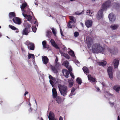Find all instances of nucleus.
<instances>
[{
  "mask_svg": "<svg viewBox=\"0 0 120 120\" xmlns=\"http://www.w3.org/2000/svg\"><path fill=\"white\" fill-rule=\"evenodd\" d=\"M110 5V3L109 2H105L102 5L100 10L98 12V20L103 18V11L106 10L107 8Z\"/></svg>",
  "mask_w": 120,
  "mask_h": 120,
  "instance_id": "nucleus-1",
  "label": "nucleus"
},
{
  "mask_svg": "<svg viewBox=\"0 0 120 120\" xmlns=\"http://www.w3.org/2000/svg\"><path fill=\"white\" fill-rule=\"evenodd\" d=\"M58 87L62 95L64 96L67 95L68 91V88L67 86L59 84Z\"/></svg>",
  "mask_w": 120,
  "mask_h": 120,
  "instance_id": "nucleus-2",
  "label": "nucleus"
},
{
  "mask_svg": "<svg viewBox=\"0 0 120 120\" xmlns=\"http://www.w3.org/2000/svg\"><path fill=\"white\" fill-rule=\"evenodd\" d=\"M25 44L27 46L29 50H34L35 46L33 43L27 41L25 42Z\"/></svg>",
  "mask_w": 120,
  "mask_h": 120,
  "instance_id": "nucleus-3",
  "label": "nucleus"
},
{
  "mask_svg": "<svg viewBox=\"0 0 120 120\" xmlns=\"http://www.w3.org/2000/svg\"><path fill=\"white\" fill-rule=\"evenodd\" d=\"M85 42L87 44L88 47L89 48L90 47L92 43L93 40L92 39L89 37H87L86 38Z\"/></svg>",
  "mask_w": 120,
  "mask_h": 120,
  "instance_id": "nucleus-4",
  "label": "nucleus"
},
{
  "mask_svg": "<svg viewBox=\"0 0 120 120\" xmlns=\"http://www.w3.org/2000/svg\"><path fill=\"white\" fill-rule=\"evenodd\" d=\"M107 72L110 79L111 80H113V75L111 67H109L108 68Z\"/></svg>",
  "mask_w": 120,
  "mask_h": 120,
  "instance_id": "nucleus-5",
  "label": "nucleus"
},
{
  "mask_svg": "<svg viewBox=\"0 0 120 120\" xmlns=\"http://www.w3.org/2000/svg\"><path fill=\"white\" fill-rule=\"evenodd\" d=\"M52 80H51V82L50 81V82L52 87H53L54 86L55 84L59 83L60 80L55 78H54Z\"/></svg>",
  "mask_w": 120,
  "mask_h": 120,
  "instance_id": "nucleus-6",
  "label": "nucleus"
},
{
  "mask_svg": "<svg viewBox=\"0 0 120 120\" xmlns=\"http://www.w3.org/2000/svg\"><path fill=\"white\" fill-rule=\"evenodd\" d=\"M108 17L110 21L112 22L114 21L115 20V16L112 13H110Z\"/></svg>",
  "mask_w": 120,
  "mask_h": 120,
  "instance_id": "nucleus-7",
  "label": "nucleus"
},
{
  "mask_svg": "<svg viewBox=\"0 0 120 120\" xmlns=\"http://www.w3.org/2000/svg\"><path fill=\"white\" fill-rule=\"evenodd\" d=\"M50 42L52 45L56 49H60L59 48L56 44L54 40L52 39H51L50 40Z\"/></svg>",
  "mask_w": 120,
  "mask_h": 120,
  "instance_id": "nucleus-8",
  "label": "nucleus"
},
{
  "mask_svg": "<svg viewBox=\"0 0 120 120\" xmlns=\"http://www.w3.org/2000/svg\"><path fill=\"white\" fill-rule=\"evenodd\" d=\"M12 20L14 23L18 24H20L21 23L20 19L18 17L14 18Z\"/></svg>",
  "mask_w": 120,
  "mask_h": 120,
  "instance_id": "nucleus-9",
  "label": "nucleus"
},
{
  "mask_svg": "<svg viewBox=\"0 0 120 120\" xmlns=\"http://www.w3.org/2000/svg\"><path fill=\"white\" fill-rule=\"evenodd\" d=\"M62 72L64 76L66 78L68 77L69 72L67 70L64 69L62 70Z\"/></svg>",
  "mask_w": 120,
  "mask_h": 120,
  "instance_id": "nucleus-10",
  "label": "nucleus"
},
{
  "mask_svg": "<svg viewBox=\"0 0 120 120\" xmlns=\"http://www.w3.org/2000/svg\"><path fill=\"white\" fill-rule=\"evenodd\" d=\"M42 60L43 63L45 64H46L48 63L49 60L48 57L45 56H42Z\"/></svg>",
  "mask_w": 120,
  "mask_h": 120,
  "instance_id": "nucleus-11",
  "label": "nucleus"
},
{
  "mask_svg": "<svg viewBox=\"0 0 120 120\" xmlns=\"http://www.w3.org/2000/svg\"><path fill=\"white\" fill-rule=\"evenodd\" d=\"M53 98H55L57 96V93L56 89L54 88H53L52 89Z\"/></svg>",
  "mask_w": 120,
  "mask_h": 120,
  "instance_id": "nucleus-12",
  "label": "nucleus"
},
{
  "mask_svg": "<svg viewBox=\"0 0 120 120\" xmlns=\"http://www.w3.org/2000/svg\"><path fill=\"white\" fill-rule=\"evenodd\" d=\"M85 24L87 27H90L92 25V21L90 20H88L86 22Z\"/></svg>",
  "mask_w": 120,
  "mask_h": 120,
  "instance_id": "nucleus-13",
  "label": "nucleus"
},
{
  "mask_svg": "<svg viewBox=\"0 0 120 120\" xmlns=\"http://www.w3.org/2000/svg\"><path fill=\"white\" fill-rule=\"evenodd\" d=\"M32 27L30 24L27 23L26 24L25 28H26V29L28 30H30V31H32L33 30V29H32Z\"/></svg>",
  "mask_w": 120,
  "mask_h": 120,
  "instance_id": "nucleus-14",
  "label": "nucleus"
},
{
  "mask_svg": "<svg viewBox=\"0 0 120 120\" xmlns=\"http://www.w3.org/2000/svg\"><path fill=\"white\" fill-rule=\"evenodd\" d=\"M104 48L101 46L100 44H98V53H102L104 52Z\"/></svg>",
  "mask_w": 120,
  "mask_h": 120,
  "instance_id": "nucleus-15",
  "label": "nucleus"
},
{
  "mask_svg": "<svg viewBox=\"0 0 120 120\" xmlns=\"http://www.w3.org/2000/svg\"><path fill=\"white\" fill-rule=\"evenodd\" d=\"M92 50L93 52L94 53L98 52V45H94L92 48Z\"/></svg>",
  "mask_w": 120,
  "mask_h": 120,
  "instance_id": "nucleus-16",
  "label": "nucleus"
},
{
  "mask_svg": "<svg viewBox=\"0 0 120 120\" xmlns=\"http://www.w3.org/2000/svg\"><path fill=\"white\" fill-rule=\"evenodd\" d=\"M30 32V30H28L26 28H25L22 32V34L23 35H27Z\"/></svg>",
  "mask_w": 120,
  "mask_h": 120,
  "instance_id": "nucleus-17",
  "label": "nucleus"
},
{
  "mask_svg": "<svg viewBox=\"0 0 120 120\" xmlns=\"http://www.w3.org/2000/svg\"><path fill=\"white\" fill-rule=\"evenodd\" d=\"M48 118L49 120H50L52 119L55 118V116L54 113L50 111L49 115Z\"/></svg>",
  "mask_w": 120,
  "mask_h": 120,
  "instance_id": "nucleus-18",
  "label": "nucleus"
},
{
  "mask_svg": "<svg viewBox=\"0 0 120 120\" xmlns=\"http://www.w3.org/2000/svg\"><path fill=\"white\" fill-rule=\"evenodd\" d=\"M88 80H90V81L93 82H95V83L97 82V81L95 80V79L92 77L90 75H88Z\"/></svg>",
  "mask_w": 120,
  "mask_h": 120,
  "instance_id": "nucleus-19",
  "label": "nucleus"
},
{
  "mask_svg": "<svg viewBox=\"0 0 120 120\" xmlns=\"http://www.w3.org/2000/svg\"><path fill=\"white\" fill-rule=\"evenodd\" d=\"M56 98V100L57 103L59 104H60L62 102V99L61 97L59 96H57Z\"/></svg>",
  "mask_w": 120,
  "mask_h": 120,
  "instance_id": "nucleus-20",
  "label": "nucleus"
},
{
  "mask_svg": "<svg viewBox=\"0 0 120 120\" xmlns=\"http://www.w3.org/2000/svg\"><path fill=\"white\" fill-rule=\"evenodd\" d=\"M119 60H116V59L115 60L113 61V62L114 63V67L115 68H117L119 64Z\"/></svg>",
  "mask_w": 120,
  "mask_h": 120,
  "instance_id": "nucleus-21",
  "label": "nucleus"
},
{
  "mask_svg": "<svg viewBox=\"0 0 120 120\" xmlns=\"http://www.w3.org/2000/svg\"><path fill=\"white\" fill-rule=\"evenodd\" d=\"M113 89L115 90L116 92L118 93L120 89V87L119 86H114Z\"/></svg>",
  "mask_w": 120,
  "mask_h": 120,
  "instance_id": "nucleus-22",
  "label": "nucleus"
},
{
  "mask_svg": "<svg viewBox=\"0 0 120 120\" xmlns=\"http://www.w3.org/2000/svg\"><path fill=\"white\" fill-rule=\"evenodd\" d=\"M83 71L85 73H89V71L88 69L86 67H84L82 68Z\"/></svg>",
  "mask_w": 120,
  "mask_h": 120,
  "instance_id": "nucleus-23",
  "label": "nucleus"
},
{
  "mask_svg": "<svg viewBox=\"0 0 120 120\" xmlns=\"http://www.w3.org/2000/svg\"><path fill=\"white\" fill-rule=\"evenodd\" d=\"M16 15L15 13L14 12L10 13L9 15V17L10 19H12L13 17H15Z\"/></svg>",
  "mask_w": 120,
  "mask_h": 120,
  "instance_id": "nucleus-24",
  "label": "nucleus"
},
{
  "mask_svg": "<svg viewBox=\"0 0 120 120\" xmlns=\"http://www.w3.org/2000/svg\"><path fill=\"white\" fill-rule=\"evenodd\" d=\"M118 27V26L117 25H112L110 26V27L111 28L112 30H113L116 29Z\"/></svg>",
  "mask_w": 120,
  "mask_h": 120,
  "instance_id": "nucleus-25",
  "label": "nucleus"
},
{
  "mask_svg": "<svg viewBox=\"0 0 120 120\" xmlns=\"http://www.w3.org/2000/svg\"><path fill=\"white\" fill-rule=\"evenodd\" d=\"M51 69L53 72L55 73L56 74L58 73L57 69L55 67L52 66L51 67Z\"/></svg>",
  "mask_w": 120,
  "mask_h": 120,
  "instance_id": "nucleus-26",
  "label": "nucleus"
},
{
  "mask_svg": "<svg viewBox=\"0 0 120 120\" xmlns=\"http://www.w3.org/2000/svg\"><path fill=\"white\" fill-rule=\"evenodd\" d=\"M107 64V62L106 61L102 62H98V64L100 65H102L103 66H105Z\"/></svg>",
  "mask_w": 120,
  "mask_h": 120,
  "instance_id": "nucleus-27",
  "label": "nucleus"
},
{
  "mask_svg": "<svg viewBox=\"0 0 120 120\" xmlns=\"http://www.w3.org/2000/svg\"><path fill=\"white\" fill-rule=\"evenodd\" d=\"M27 4L26 2L23 3L20 8L24 10V8L27 6Z\"/></svg>",
  "mask_w": 120,
  "mask_h": 120,
  "instance_id": "nucleus-28",
  "label": "nucleus"
},
{
  "mask_svg": "<svg viewBox=\"0 0 120 120\" xmlns=\"http://www.w3.org/2000/svg\"><path fill=\"white\" fill-rule=\"evenodd\" d=\"M26 18L27 19L28 21L30 22L31 21L32 17L30 15H27Z\"/></svg>",
  "mask_w": 120,
  "mask_h": 120,
  "instance_id": "nucleus-29",
  "label": "nucleus"
},
{
  "mask_svg": "<svg viewBox=\"0 0 120 120\" xmlns=\"http://www.w3.org/2000/svg\"><path fill=\"white\" fill-rule=\"evenodd\" d=\"M68 53L72 57H75L74 52L72 50H70L69 52Z\"/></svg>",
  "mask_w": 120,
  "mask_h": 120,
  "instance_id": "nucleus-30",
  "label": "nucleus"
},
{
  "mask_svg": "<svg viewBox=\"0 0 120 120\" xmlns=\"http://www.w3.org/2000/svg\"><path fill=\"white\" fill-rule=\"evenodd\" d=\"M109 51L110 52L111 54H116L117 52L116 51H115L114 49L111 50L109 49Z\"/></svg>",
  "mask_w": 120,
  "mask_h": 120,
  "instance_id": "nucleus-31",
  "label": "nucleus"
},
{
  "mask_svg": "<svg viewBox=\"0 0 120 120\" xmlns=\"http://www.w3.org/2000/svg\"><path fill=\"white\" fill-rule=\"evenodd\" d=\"M32 58L33 59L35 57L33 54L29 53L28 54V59H30L31 58Z\"/></svg>",
  "mask_w": 120,
  "mask_h": 120,
  "instance_id": "nucleus-32",
  "label": "nucleus"
},
{
  "mask_svg": "<svg viewBox=\"0 0 120 120\" xmlns=\"http://www.w3.org/2000/svg\"><path fill=\"white\" fill-rule=\"evenodd\" d=\"M76 80L77 81V83L79 84H81L82 83V80L81 79L79 78H78Z\"/></svg>",
  "mask_w": 120,
  "mask_h": 120,
  "instance_id": "nucleus-33",
  "label": "nucleus"
},
{
  "mask_svg": "<svg viewBox=\"0 0 120 120\" xmlns=\"http://www.w3.org/2000/svg\"><path fill=\"white\" fill-rule=\"evenodd\" d=\"M68 82L69 83V87H71L73 86V81L71 80L68 81Z\"/></svg>",
  "mask_w": 120,
  "mask_h": 120,
  "instance_id": "nucleus-34",
  "label": "nucleus"
},
{
  "mask_svg": "<svg viewBox=\"0 0 120 120\" xmlns=\"http://www.w3.org/2000/svg\"><path fill=\"white\" fill-rule=\"evenodd\" d=\"M9 26L12 30H17V29L16 27L10 25H9Z\"/></svg>",
  "mask_w": 120,
  "mask_h": 120,
  "instance_id": "nucleus-35",
  "label": "nucleus"
},
{
  "mask_svg": "<svg viewBox=\"0 0 120 120\" xmlns=\"http://www.w3.org/2000/svg\"><path fill=\"white\" fill-rule=\"evenodd\" d=\"M46 41H43L42 42V45L44 48H45V46L47 45Z\"/></svg>",
  "mask_w": 120,
  "mask_h": 120,
  "instance_id": "nucleus-36",
  "label": "nucleus"
},
{
  "mask_svg": "<svg viewBox=\"0 0 120 120\" xmlns=\"http://www.w3.org/2000/svg\"><path fill=\"white\" fill-rule=\"evenodd\" d=\"M51 29L52 30V32L54 35L56 36V33L55 29L53 28H52Z\"/></svg>",
  "mask_w": 120,
  "mask_h": 120,
  "instance_id": "nucleus-37",
  "label": "nucleus"
},
{
  "mask_svg": "<svg viewBox=\"0 0 120 120\" xmlns=\"http://www.w3.org/2000/svg\"><path fill=\"white\" fill-rule=\"evenodd\" d=\"M64 65L66 67H68V66L69 63L68 61H65L64 63Z\"/></svg>",
  "mask_w": 120,
  "mask_h": 120,
  "instance_id": "nucleus-38",
  "label": "nucleus"
},
{
  "mask_svg": "<svg viewBox=\"0 0 120 120\" xmlns=\"http://www.w3.org/2000/svg\"><path fill=\"white\" fill-rule=\"evenodd\" d=\"M117 76L118 79L120 80V72L118 71L117 73Z\"/></svg>",
  "mask_w": 120,
  "mask_h": 120,
  "instance_id": "nucleus-39",
  "label": "nucleus"
},
{
  "mask_svg": "<svg viewBox=\"0 0 120 120\" xmlns=\"http://www.w3.org/2000/svg\"><path fill=\"white\" fill-rule=\"evenodd\" d=\"M90 12H91L90 10H87L86 12V14L88 15H90V16H91L92 15L91 14H92V13H91L90 14Z\"/></svg>",
  "mask_w": 120,
  "mask_h": 120,
  "instance_id": "nucleus-40",
  "label": "nucleus"
},
{
  "mask_svg": "<svg viewBox=\"0 0 120 120\" xmlns=\"http://www.w3.org/2000/svg\"><path fill=\"white\" fill-rule=\"evenodd\" d=\"M51 34L52 32L51 31H48L47 32V37H49L50 36V35Z\"/></svg>",
  "mask_w": 120,
  "mask_h": 120,
  "instance_id": "nucleus-41",
  "label": "nucleus"
},
{
  "mask_svg": "<svg viewBox=\"0 0 120 120\" xmlns=\"http://www.w3.org/2000/svg\"><path fill=\"white\" fill-rule=\"evenodd\" d=\"M79 35V33L78 32H75L74 33V36L75 37H77Z\"/></svg>",
  "mask_w": 120,
  "mask_h": 120,
  "instance_id": "nucleus-42",
  "label": "nucleus"
},
{
  "mask_svg": "<svg viewBox=\"0 0 120 120\" xmlns=\"http://www.w3.org/2000/svg\"><path fill=\"white\" fill-rule=\"evenodd\" d=\"M49 78L50 79L49 82L50 81L51 82V80H53L52 79H53L54 77H53L51 75H50L49 76Z\"/></svg>",
  "mask_w": 120,
  "mask_h": 120,
  "instance_id": "nucleus-43",
  "label": "nucleus"
},
{
  "mask_svg": "<svg viewBox=\"0 0 120 120\" xmlns=\"http://www.w3.org/2000/svg\"><path fill=\"white\" fill-rule=\"evenodd\" d=\"M74 17L73 16H70V20L72 21L73 22H75L74 20Z\"/></svg>",
  "mask_w": 120,
  "mask_h": 120,
  "instance_id": "nucleus-44",
  "label": "nucleus"
},
{
  "mask_svg": "<svg viewBox=\"0 0 120 120\" xmlns=\"http://www.w3.org/2000/svg\"><path fill=\"white\" fill-rule=\"evenodd\" d=\"M55 65L57 67H59L60 66V64L58 62L55 63Z\"/></svg>",
  "mask_w": 120,
  "mask_h": 120,
  "instance_id": "nucleus-45",
  "label": "nucleus"
},
{
  "mask_svg": "<svg viewBox=\"0 0 120 120\" xmlns=\"http://www.w3.org/2000/svg\"><path fill=\"white\" fill-rule=\"evenodd\" d=\"M64 56L67 59H68L69 58V57L68 55L67 54H65Z\"/></svg>",
  "mask_w": 120,
  "mask_h": 120,
  "instance_id": "nucleus-46",
  "label": "nucleus"
},
{
  "mask_svg": "<svg viewBox=\"0 0 120 120\" xmlns=\"http://www.w3.org/2000/svg\"><path fill=\"white\" fill-rule=\"evenodd\" d=\"M82 12H81L80 13L78 11H77V12H75V14L76 15H80L81 14H82Z\"/></svg>",
  "mask_w": 120,
  "mask_h": 120,
  "instance_id": "nucleus-47",
  "label": "nucleus"
},
{
  "mask_svg": "<svg viewBox=\"0 0 120 120\" xmlns=\"http://www.w3.org/2000/svg\"><path fill=\"white\" fill-rule=\"evenodd\" d=\"M70 74L71 77L73 79H74L75 78V76L74 75H73V74L72 73H70Z\"/></svg>",
  "mask_w": 120,
  "mask_h": 120,
  "instance_id": "nucleus-48",
  "label": "nucleus"
},
{
  "mask_svg": "<svg viewBox=\"0 0 120 120\" xmlns=\"http://www.w3.org/2000/svg\"><path fill=\"white\" fill-rule=\"evenodd\" d=\"M32 29H33L32 31H33L34 32H36V29L35 27H32Z\"/></svg>",
  "mask_w": 120,
  "mask_h": 120,
  "instance_id": "nucleus-49",
  "label": "nucleus"
},
{
  "mask_svg": "<svg viewBox=\"0 0 120 120\" xmlns=\"http://www.w3.org/2000/svg\"><path fill=\"white\" fill-rule=\"evenodd\" d=\"M75 89L74 87H73L71 90V92H74L75 90Z\"/></svg>",
  "mask_w": 120,
  "mask_h": 120,
  "instance_id": "nucleus-50",
  "label": "nucleus"
},
{
  "mask_svg": "<svg viewBox=\"0 0 120 120\" xmlns=\"http://www.w3.org/2000/svg\"><path fill=\"white\" fill-rule=\"evenodd\" d=\"M21 49L22 50V52H25V50L22 47H21Z\"/></svg>",
  "mask_w": 120,
  "mask_h": 120,
  "instance_id": "nucleus-51",
  "label": "nucleus"
},
{
  "mask_svg": "<svg viewBox=\"0 0 120 120\" xmlns=\"http://www.w3.org/2000/svg\"><path fill=\"white\" fill-rule=\"evenodd\" d=\"M45 48H46L48 49H49L50 48L49 46L47 45L45 46Z\"/></svg>",
  "mask_w": 120,
  "mask_h": 120,
  "instance_id": "nucleus-52",
  "label": "nucleus"
},
{
  "mask_svg": "<svg viewBox=\"0 0 120 120\" xmlns=\"http://www.w3.org/2000/svg\"><path fill=\"white\" fill-rule=\"evenodd\" d=\"M68 27L70 28H72V26L70 24H68Z\"/></svg>",
  "mask_w": 120,
  "mask_h": 120,
  "instance_id": "nucleus-53",
  "label": "nucleus"
},
{
  "mask_svg": "<svg viewBox=\"0 0 120 120\" xmlns=\"http://www.w3.org/2000/svg\"><path fill=\"white\" fill-rule=\"evenodd\" d=\"M22 15L24 17H25V18H26V16H27V15L26 14H24V13H22Z\"/></svg>",
  "mask_w": 120,
  "mask_h": 120,
  "instance_id": "nucleus-54",
  "label": "nucleus"
},
{
  "mask_svg": "<svg viewBox=\"0 0 120 120\" xmlns=\"http://www.w3.org/2000/svg\"><path fill=\"white\" fill-rule=\"evenodd\" d=\"M109 103L110 104L111 106H112L114 105V103L113 102L111 103L110 102H109Z\"/></svg>",
  "mask_w": 120,
  "mask_h": 120,
  "instance_id": "nucleus-55",
  "label": "nucleus"
},
{
  "mask_svg": "<svg viewBox=\"0 0 120 120\" xmlns=\"http://www.w3.org/2000/svg\"><path fill=\"white\" fill-rule=\"evenodd\" d=\"M58 59L57 57H56V58L55 60V62L56 63V62H57L58 61Z\"/></svg>",
  "mask_w": 120,
  "mask_h": 120,
  "instance_id": "nucleus-56",
  "label": "nucleus"
},
{
  "mask_svg": "<svg viewBox=\"0 0 120 120\" xmlns=\"http://www.w3.org/2000/svg\"><path fill=\"white\" fill-rule=\"evenodd\" d=\"M102 85L104 87H105V86L106 85L105 83L104 82H102L101 83Z\"/></svg>",
  "mask_w": 120,
  "mask_h": 120,
  "instance_id": "nucleus-57",
  "label": "nucleus"
},
{
  "mask_svg": "<svg viewBox=\"0 0 120 120\" xmlns=\"http://www.w3.org/2000/svg\"><path fill=\"white\" fill-rule=\"evenodd\" d=\"M74 92H72L71 91V92L70 94V95L71 96H72L73 95H75V94H73Z\"/></svg>",
  "mask_w": 120,
  "mask_h": 120,
  "instance_id": "nucleus-58",
  "label": "nucleus"
},
{
  "mask_svg": "<svg viewBox=\"0 0 120 120\" xmlns=\"http://www.w3.org/2000/svg\"><path fill=\"white\" fill-rule=\"evenodd\" d=\"M20 0L22 3H23L25 1L24 0Z\"/></svg>",
  "mask_w": 120,
  "mask_h": 120,
  "instance_id": "nucleus-59",
  "label": "nucleus"
},
{
  "mask_svg": "<svg viewBox=\"0 0 120 120\" xmlns=\"http://www.w3.org/2000/svg\"><path fill=\"white\" fill-rule=\"evenodd\" d=\"M63 119L62 117L60 116V117L59 120H63Z\"/></svg>",
  "mask_w": 120,
  "mask_h": 120,
  "instance_id": "nucleus-60",
  "label": "nucleus"
},
{
  "mask_svg": "<svg viewBox=\"0 0 120 120\" xmlns=\"http://www.w3.org/2000/svg\"><path fill=\"white\" fill-rule=\"evenodd\" d=\"M28 92L27 91H26L24 94V95L25 96L27 94H28Z\"/></svg>",
  "mask_w": 120,
  "mask_h": 120,
  "instance_id": "nucleus-61",
  "label": "nucleus"
},
{
  "mask_svg": "<svg viewBox=\"0 0 120 120\" xmlns=\"http://www.w3.org/2000/svg\"><path fill=\"white\" fill-rule=\"evenodd\" d=\"M50 120H57L55 118L53 119H52Z\"/></svg>",
  "mask_w": 120,
  "mask_h": 120,
  "instance_id": "nucleus-62",
  "label": "nucleus"
},
{
  "mask_svg": "<svg viewBox=\"0 0 120 120\" xmlns=\"http://www.w3.org/2000/svg\"><path fill=\"white\" fill-rule=\"evenodd\" d=\"M80 24H81V25L82 26H83V24L82 22H81L80 23Z\"/></svg>",
  "mask_w": 120,
  "mask_h": 120,
  "instance_id": "nucleus-63",
  "label": "nucleus"
},
{
  "mask_svg": "<svg viewBox=\"0 0 120 120\" xmlns=\"http://www.w3.org/2000/svg\"><path fill=\"white\" fill-rule=\"evenodd\" d=\"M117 120H120V117L119 116H118V117Z\"/></svg>",
  "mask_w": 120,
  "mask_h": 120,
  "instance_id": "nucleus-64",
  "label": "nucleus"
}]
</instances>
